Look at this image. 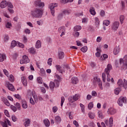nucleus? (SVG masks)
Returning <instances> with one entry per match:
<instances>
[{
    "mask_svg": "<svg viewBox=\"0 0 127 127\" xmlns=\"http://www.w3.org/2000/svg\"><path fill=\"white\" fill-rule=\"evenodd\" d=\"M31 15L35 18H41L43 15V10L39 8H35L31 11Z\"/></svg>",
    "mask_w": 127,
    "mask_h": 127,
    "instance_id": "f257e3e1",
    "label": "nucleus"
},
{
    "mask_svg": "<svg viewBox=\"0 0 127 127\" xmlns=\"http://www.w3.org/2000/svg\"><path fill=\"white\" fill-rule=\"evenodd\" d=\"M55 77L57 78V79H58V80H55L54 82L52 81L50 82V88L51 90H53L54 89V87L55 88H58V87H59V84L61 80V77L58 74H56Z\"/></svg>",
    "mask_w": 127,
    "mask_h": 127,
    "instance_id": "f03ea898",
    "label": "nucleus"
},
{
    "mask_svg": "<svg viewBox=\"0 0 127 127\" xmlns=\"http://www.w3.org/2000/svg\"><path fill=\"white\" fill-rule=\"evenodd\" d=\"M117 84L119 88H122L123 87L124 89H127V81L126 79H124V81L122 79H119Z\"/></svg>",
    "mask_w": 127,
    "mask_h": 127,
    "instance_id": "7ed1b4c3",
    "label": "nucleus"
},
{
    "mask_svg": "<svg viewBox=\"0 0 127 127\" xmlns=\"http://www.w3.org/2000/svg\"><path fill=\"white\" fill-rule=\"evenodd\" d=\"M112 64H108L107 65V67L105 69V73H106L107 75L106 79L108 82H110V81H111V79L110 78V72L111 70H112Z\"/></svg>",
    "mask_w": 127,
    "mask_h": 127,
    "instance_id": "20e7f679",
    "label": "nucleus"
},
{
    "mask_svg": "<svg viewBox=\"0 0 127 127\" xmlns=\"http://www.w3.org/2000/svg\"><path fill=\"white\" fill-rule=\"evenodd\" d=\"M58 6V4L56 3H51L49 5V8L50 9L51 13L53 16H55V7Z\"/></svg>",
    "mask_w": 127,
    "mask_h": 127,
    "instance_id": "39448f33",
    "label": "nucleus"
},
{
    "mask_svg": "<svg viewBox=\"0 0 127 127\" xmlns=\"http://www.w3.org/2000/svg\"><path fill=\"white\" fill-rule=\"evenodd\" d=\"M78 99H80V95L79 94H76L73 97L69 96L68 100L69 103H74V102H76V101H77Z\"/></svg>",
    "mask_w": 127,
    "mask_h": 127,
    "instance_id": "423d86ee",
    "label": "nucleus"
},
{
    "mask_svg": "<svg viewBox=\"0 0 127 127\" xmlns=\"http://www.w3.org/2000/svg\"><path fill=\"white\" fill-rule=\"evenodd\" d=\"M127 102V97H121L118 101V104L120 107H123V104Z\"/></svg>",
    "mask_w": 127,
    "mask_h": 127,
    "instance_id": "0eeeda50",
    "label": "nucleus"
},
{
    "mask_svg": "<svg viewBox=\"0 0 127 127\" xmlns=\"http://www.w3.org/2000/svg\"><path fill=\"white\" fill-rule=\"evenodd\" d=\"M20 64H24L25 63H29V59L27 56H23V59L20 61Z\"/></svg>",
    "mask_w": 127,
    "mask_h": 127,
    "instance_id": "6e6552de",
    "label": "nucleus"
},
{
    "mask_svg": "<svg viewBox=\"0 0 127 127\" xmlns=\"http://www.w3.org/2000/svg\"><path fill=\"white\" fill-rule=\"evenodd\" d=\"M119 26H120V22L119 21H115L113 23L112 26V29L114 31H116L119 28Z\"/></svg>",
    "mask_w": 127,
    "mask_h": 127,
    "instance_id": "1a4fd4ad",
    "label": "nucleus"
},
{
    "mask_svg": "<svg viewBox=\"0 0 127 127\" xmlns=\"http://www.w3.org/2000/svg\"><path fill=\"white\" fill-rule=\"evenodd\" d=\"M7 124H8V126H11V123H10V121H9V120H8V119H5L4 122H1V125L3 127H7Z\"/></svg>",
    "mask_w": 127,
    "mask_h": 127,
    "instance_id": "9d476101",
    "label": "nucleus"
},
{
    "mask_svg": "<svg viewBox=\"0 0 127 127\" xmlns=\"http://www.w3.org/2000/svg\"><path fill=\"white\" fill-rule=\"evenodd\" d=\"M114 120L113 119V118H110L109 119V122L108 123V120H105V125H106V126H109V127H113V125H114Z\"/></svg>",
    "mask_w": 127,
    "mask_h": 127,
    "instance_id": "9b49d317",
    "label": "nucleus"
},
{
    "mask_svg": "<svg viewBox=\"0 0 127 127\" xmlns=\"http://www.w3.org/2000/svg\"><path fill=\"white\" fill-rule=\"evenodd\" d=\"M35 4L39 7H44V2H41V0H38L35 1Z\"/></svg>",
    "mask_w": 127,
    "mask_h": 127,
    "instance_id": "f8f14e48",
    "label": "nucleus"
},
{
    "mask_svg": "<svg viewBox=\"0 0 127 127\" xmlns=\"http://www.w3.org/2000/svg\"><path fill=\"white\" fill-rule=\"evenodd\" d=\"M107 113L108 115H115L116 113H117V111H116V109H115L113 108H110L108 111Z\"/></svg>",
    "mask_w": 127,
    "mask_h": 127,
    "instance_id": "ddd939ff",
    "label": "nucleus"
},
{
    "mask_svg": "<svg viewBox=\"0 0 127 127\" xmlns=\"http://www.w3.org/2000/svg\"><path fill=\"white\" fill-rule=\"evenodd\" d=\"M6 85L7 88L10 91H13L14 90V87H13V85H12V84H10L9 82H6Z\"/></svg>",
    "mask_w": 127,
    "mask_h": 127,
    "instance_id": "4468645a",
    "label": "nucleus"
},
{
    "mask_svg": "<svg viewBox=\"0 0 127 127\" xmlns=\"http://www.w3.org/2000/svg\"><path fill=\"white\" fill-rule=\"evenodd\" d=\"M7 6V1L4 0L2 1L0 3V7L4 8Z\"/></svg>",
    "mask_w": 127,
    "mask_h": 127,
    "instance_id": "2eb2a0df",
    "label": "nucleus"
},
{
    "mask_svg": "<svg viewBox=\"0 0 127 127\" xmlns=\"http://www.w3.org/2000/svg\"><path fill=\"white\" fill-rule=\"evenodd\" d=\"M65 56V54L63 52L59 51L58 52V57L59 59H63Z\"/></svg>",
    "mask_w": 127,
    "mask_h": 127,
    "instance_id": "dca6fc26",
    "label": "nucleus"
},
{
    "mask_svg": "<svg viewBox=\"0 0 127 127\" xmlns=\"http://www.w3.org/2000/svg\"><path fill=\"white\" fill-rule=\"evenodd\" d=\"M120 53V46H116L114 50V54L115 55H117Z\"/></svg>",
    "mask_w": 127,
    "mask_h": 127,
    "instance_id": "f3484780",
    "label": "nucleus"
},
{
    "mask_svg": "<svg viewBox=\"0 0 127 127\" xmlns=\"http://www.w3.org/2000/svg\"><path fill=\"white\" fill-rule=\"evenodd\" d=\"M6 59L5 54H0V62H3Z\"/></svg>",
    "mask_w": 127,
    "mask_h": 127,
    "instance_id": "a211bd4d",
    "label": "nucleus"
},
{
    "mask_svg": "<svg viewBox=\"0 0 127 127\" xmlns=\"http://www.w3.org/2000/svg\"><path fill=\"white\" fill-rule=\"evenodd\" d=\"M100 81H101V79H100V78H98V77H96L94 78L93 83L94 85H97V83H98L99 82H100Z\"/></svg>",
    "mask_w": 127,
    "mask_h": 127,
    "instance_id": "6ab92c4d",
    "label": "nucleus"
},
{
    "mask_svg": "<svg viewBox=\"0 0 127 127\" xmlns=\"http://www.w3.org/2000/svg\"><path fill=\"white\" fill-rule=\"evenodd\" d=\"M21 81L24 86H27V81L26 80V78H25V77L24 76L21 77Z\"/></svg>",
    "mask_w": 127,
    "mask_h": 127,
    "instance_id": "aec40b11",
    "label": "nucleus"
},
{
    "mask_svg": "<svg viewBox=\"0 0 127 127\" xmlns=\"http://www.w3.org/2000/svg\"><path fill=\"white\" fill-rule=\"evenodd\" d=\"M78 82V78L76 77H73L71 78V82L72 84H77Z\"/></svg>",
    "mask_w": 127,
    "mask_h": 127,
    "instance_id": "412c9836",
    "label": "nucleus"
},
{
    "mask_svg": "<svg viewBox=\"0 0 127 127\" xmlns=\"http://www.w3.org/2000/svg\"><path fill=\"white\" fill-rule=\"evenodd\" d=\"M89 12L92 15H96V11H95V8L94 7H91L89 9Z\"/></svg>",
    "mask_w": 127,
    "mask_h": 127,
    "instance_id": "4be33fe9",
    "label": "nucleus"
},
{
    "mask_svg": "<svg viewBox=\"0 0 127 127\" xmlns=\"http://www.w3.org/2000/svg\"><path fill=\"white\" fill-rule=\"evenodd\" d=\"M2 101L3 103L5 104L6 106H7V107H9L10 106V103L8 102V100L6 99L5 98H2Z\"/></svg>",
    "mask_w": 127,
    "mask_h": 127,
    "instance_id": "5701e85b",
    "label": "nucleus"
},
{
    "mask_svg": "<svg viewBox=\"0 0 127 127\" xmlns=\"http://www.w3.org/2000/svg\"><path fill=\"white\" fill-rule=\"evenodd\" d=\"M44 124L46 127H48L49 126H50V122H49V120L47 119H46L44 120Z\"/></svg>",
    "mask_w": 127,
    "mask_h": 127,
    "instance_id": "b1692460",
    "label": "nucleus"
},
{
    "mask_svg": "<svg viewBox=\"0 0 127 127\" xmlns=\"http://www.w3.org/2000/svg\"><path fill=\"white\" fill-rule=\"evenodd\" d=\"M22 107L23 109H27V103L25 100L22 101Z\"/></svg>",
    "mask_w": 127,
    "mask_h": 127,
    "instance_id": "393cba45",
    "label": "nucleus"
},
{
    "mask_svg": "<svg viewBox=\"0 0 127 127\" xmlns=\"http://www.w3.org/2000/svg\"><path fill=\"white\" fill-rule=\"evenodd\" d=\"M123 63V65L124 66H127V61H125V60H123V59H120V64L122 65V64Z\"/></svg>",
    "mask_w": 127,
    "mask_h": 127,
    "instance_id": "a878e982",
    "label": "nucleus"
},
{
    "mask_svg": "<svg viewBox=\"0 0 127 127\" xmlns=\"http://www.w3.org/2000/svg\"><path fill=\"white\" fill-rule=\"evenodd\" d=\"M56 68L58 70L60 73H62V72L64 71V69H63L61 70V68H62V67H61V65H56Z\"/></svg>",
    "mask_w": 127,
    "mask_h": 127,
    "instance_id": "bb28decb",
    "label": "nucleus"
},
{
    "mask_svg": "<svg viewBox=\"0 0 127 127\" xmlns=\"http://www.w3.org/2000/svg\"><path fill=\"white\" fill-rule=\"evenodd\" d=\"M122 91V88L118 87L115 89V95H119L120 94V92Z\"/></svg>",
    "mask_w": 127,
    "mask_h": 127,
    "instance_id": "cd10ccee",
    "label": "nucleus"
},
{
    "mask_svg": "<svg viewBox=\"0 0 127 127\" xmlns=\"http://www.w3.org/2000/svg\"><path fill=\"white\" fill-rule=\"evenodd\" d=\"M95 25L96 27H99V25H100V20H99V18L98 17H96L95 18Z\"/></svg>",
    "mask_w": 127,
    "mask_h": 127,
    "instance_id": "c85d7f7f",
    "label": "nucleus"
},
{
    "mask_svg": "<svg viewBox=\"0 0 127 127\" xmlns=\"http://www.w3.org/2000/svg\"><path fill=\"white\" fill-rule=\"evenodd\" d=\"M82 29V27L81 26H75L74 27V31H79Z\"/></svg>",
    "mask_w": 127,
    "mask_h": 127,
    "instance_id": "c756f323",
    "label": "nucleus"
},
{
    "mask_svg": "<svg viewBox=\"0 0 127 127\" xmlns=\"http://www.w3.org/2000/svg\"><path fill=\"white\" fill-rule=\"evenodd\" d=\"M41 47V43L40 41L38 40L36 43V48H40Z\"/></svg>",
    "mask_w": 127,
    "mask_h": 127,
    "instance_id": "7c9ffc66",
    "label": "nucleus"
},
{
    "mask_svg": "<svg viewBox=\"0 0 127 127\" xmlns=\"http://www.w3.org/2000/svg\"><path fill=\"white\" fill-rule=\"evenodd\" d=\"M30 124V120L28 119V120H27L25 121V122L24 123V126L25 127H29Z\"/></svg>",
    "mask_w": 127,
    "mask_h": 127,
    "instance_id": "2f4dec72",
    "label": "nucleus"
},
{
    "mask_svg": "<svg viewBox=\"0 0 127 127\" xmlns=\"http://www.w3.org/2000/svg\"><path fill=\"white\" fill-rule=\"evenodd\" d=\"M80 50L81 51H82V52H83V53H85L87 52L88 50V47L87 46H84L80 49Z\"/></svg>",
    "mask_w": 127,
    "mask_h": 127,
    "instance_id": "473e14b6",
    "label": "nucleus"
},
{
    "mask_svg": "<svg viewBox=\"0 0 127 127\" xmlns=\"http://www.w3.org/2000/svg\"><path fill=\"white\" fill-rule=\"evenodd\" d=\"M65 27L63 26V27H60L59 28V32H65Z\"/></svg>",
    "mask_w": 127,
    "mask_h": 127,
    "instance_id": "72a5a7b5",
    "label": "nucleus"
},
{
    "mask_svg": "<svg viewBox=\"0 0 127 127\" xmlns=\"http://www.w3.org/2000/svg\"><path fill=\"white\" fill-rule=\"evenodd\" d=\"M17 43H16V41H12L11 43V48H14V47H15V46L17 45Z\"/></svg>",
    "mask_w": 127,
    "mask_h": 127,
    "instance_id": "f704fd0d",
    "label": "nucleus"
},
{
    "mask_svg": "<svg viewBox=\"0 0 127 127\" xmlns=\"http://www.w3.org/2000/svg\"><path fill=\"white\" fill-rule=\"evenodd\" d=\"M88 116H89L90 119H94L95 116V113H93L92 112L89 113L88 114Z\"/></svg>",
    "mask_w": 127,
    "mask_h": 127,
    "instance_id": "c9c22d12",
    "label": "nucleus"
},
{
    "mask_svg": "<svg viewBox=\"0 0 127 127\" xmlns=\"http://www.w3.org/2000/svg\"><path fill=\"white\" fill-rule=\"evenodd\" d=\"M94 108V104L93 102H90L88 105V108L89 110H92V108Z\"/></svg>",
    "mask_w": 127,
    "mask_h": 127,
    "instance_id": "e433bc0d",
    "label": "nucleus"
},
{
    "mask_svg": "<svg viewBox=\"0 0 127 127\" xmlns=\"http://www.w3.org/2000/svg\"><path fill=\"white\" fill-rule=\"evenodd\" d=\"M55 121L56 123H60L61 122V118L59 116H56Z\"/></svg>",
    "mask_w": 127,
    "mask_h": 127,
    "instance_id": "4c0bfd02",
    "label": "nucleus"
},
{
    "mask_svg": "<svg viewBox=\"0 0 127 127\" xmlns=\"http://www.w3.org/2000/svg\"><path fill=\"white\" fill-rule=\"evenodd\" d=\"M120 20L121 24L124 23V20H125V16L124 15H121L120 17Z\"/></svg>",
    "mask_w": 127,
    "mask_h": 127,
    "instance_id": "58836bf2",
    "label": "nucleus"
},
{
    "mask_svg": "<svg viewBox=\"0 0 127 127\" xmlns=\"http://www.w3.org/2000/svg\"><path fill=\"white\" fill-rule=\"evenodd\" d=\"M103 24H104V25H106V26H108V25H110V21H109V20L104 21Z\"/></svg>",
    "mask_w": 127,
    "mask_h": 127,
    "instance_id": "ea45409f",
    "label": "nucleus"
},
{
    "mask_svg": "<svg viewBox=\"0 0 127 127\" xmlns=\"http://www.w3.org/2000/svg\"><path fill=\"white\" fill-rule=\"evenodd\" d=\"M5 26L6 28H10L12 26L11 23L7 22L5 24Z\"/></svg>",
    "mask_w": 127,
    "mask_h": 127,
    "instance_id": "a19ab883",
    "label": "nucleus"
},
{
    "mask_svg": "<svg viewBox=\"0 0 127 127\" xmlns=\"http://www.w3.org/2000/svg\"><path fill=\"white\" fill-rule=\"evenodd\" d=\"M108 58V55L107 54H104L103 56L101 57V60L104 61L105 59H107Z\"/></svg>",
    "mask_w": 127,
    "mask_h": 127,
    "instance_id": "79ce46f5",
    "label": "nucleus"
},
{
    "mask_svg": "<svg viewBox=\"0 0 127 127\" xmlns=\"http://www.w3.org/2000/svg\"><path fill=\"white\" fill-rule=\"evenodd\" d=\"M42 78H41V77H38L37 78V82L39 83V84H42Z\"/></svg>",
    "mask_w": 127,
    "mask_h": 127,
    "instance_id": "37998d69",
    "label": "nucleus"
},
{
    "mask_svg": "<svg viewBox=\"0 0 127 127\" xmlns=\"http://www.w3.org/2000/svg\"><path fill=\"white\" fill-rule=\"evenodd\" d=\"M29 52L32 54H34V53H35V50H34L33 48H31L29 49Z\"/></svg>",
    "mask_w": 127,
    "mask_h": 127,
    "instance_id": "c03bdc74",
    "label": "nucleus"
},
{
    "mask_svg": "<svg viewBox=\"0 0 127 127\" xmlns=\"http://www.w3.org/2000/svg\"><path fill=\"white\" fill-rule=\"evenodd\" d=\"M9 80L10 81V82H13L14 81V77H13V75L10 74L9 76Z\"/></svg>",
    "mask_w": 127,
    "mask_h": 127,
    "instance_id": "a18cd8bd",
    "label": "nucleus"
},
{
    "mask_svg": "<svg viewBox=\"0 0 127 127\" xmlns=\"http://www.w3.org/2000/svg\"><path fill=\"white\" fill-rule=\"evenodd\" d=\"M97 84H98L99 87L100 88L101 90H103V86H102V84L103 83L102 82V81H99V82H97Z\"/></svg>",
    "mask_w": 127,
    "mask_h": 127,
    "instance_id": "49530a36",
    "label": "nucleus"
},
{
    "mask_svg": "<svg viewBox=\"0 0 127 127\" xmlns=\"http://www.w3.org/2000/svg\"><path fill=\"white\" fill-rule=\"evenodd\" d=\"M79 105L81 109L82 112H85V106L84 105H83V104H82V103H80L79 104Z\"/></svg>",
    "mask_w": 127,
    "mask_h": 127,
    "instance_id": "de8ad7c7",
    "label": "nucleus"
},
{
    "mask_svg": "<svg viewBox=\"0 0 127 127\" xmlns=\"http://www.w3.org/2000/svg\"><path fill=\"white\" fill-rule=\"evenodd\" d=\"M65 101V98L64 96H62L61 98V107H63V104H64V102Z\"/></svg>",
    "mask_w": 127,
    "mask_h": 127,
    "instance_id": "09e8293b",
    "label": "nucleus"
},
{
    "mask_svg": "<svg viewBox=\"0 0 127 127\" xmlns=\"http://www.w3.org/2000/svg\"><path fill=\"white\" fill-rule=\"evenodd\" d=\"M48 65H49L50 66H51V65H52V58H49L48 60V62H47Z\"/></svg>",
    "mask_w": 127,
    "mask_h": 127,
    "instance_id": "8fccbe9b",
    "label": "nucleus"
},
{
    "mask_svg": "<svg viewBox=\"0 0 127 127\" xmlns=\"http://www.w3.org/2000/svg\"><path fill=\"white\" fill-rule=\"evenodd\" d=\"M7 6H8V7H10V8H13V5L10 2H7Z\"/></svg>",
    "mask_w": 127,
    "mask_h": 127,
    "instance_id": "3c124183",
    "label": "nucleus"
},
{
    "mask_svg": "<svg viewBox=\"0 0 127 127\" xmlns=\"http://www.w3.org/2000/svg\"><path fill=\"white\" fill-rule=\"evenodd\" d=\"M73 33L75 37H79V36L80 35V33H79V32L74 31Z\"/></svg>",
    "mask_w": 127,
    "mask_h": 127,
    "instance_id": "603ef678",
    "label": "nucleus"
},
{
    "mask_svg": "<svg viewBox=\"0 0 127 127\" xmlns=\"http://www.w3.org/2000/svg\"><path fill=\"white\" fill-rule=\"evenodd\" d=\"M70 12H71L68 10H64L63 11V13H64V14H70Z\"/></svg>",
    "mask_w": 127,
    "mask_h": 127,
    "instance_id": "864d4df0",
    "label": "nucleus"
},
{
    "mask_svg": "<svg viewBox=\"0 0 127 127\" xmlns=\"http://www.w3.org/2000/svg\"><path fill=\"white\" fill-rule=\"evenodd\" d=\"M8 39H9V37H8V35H5V36H4V41H8Z\"/></svg>",
    "mask_w": 127,
    "mask_h": 127,
    "instance_id": "5fc2aeb1",
    "label": "nucleus"
},
{
    "mask_svg": "<svg viewBox=\"0 0 127 127\" xmlns=\"http://www.w3.org/2000/svg\"><path fill=\"white\" fill-rule=\"evenodd\" d=\"M11 118H12V121L13 122H16L17 118H16V117L15 115H12Z\"/></svg>",
    "mask_w": 127,
    "mask_h": 127,
    "instance_id": "6e6d98bb",
    "label": "nucleus"
},
{
    "mask_svg": "<svg viewBox=\"0 0 127 127\" xmlns=\"http://www.w3.org/2000/svg\"><path fill=\"white\" fill-rule=\"evenodd\" d=\"M4 113L5 116H6V117H7L8 118H9V117H10L9 116V113H8V111L7 110H4Z\"/></svg>",
    "mask_w": 127,
    "mask_h": 127,
    "instance_id": "4d7b16f0",
    "label": "nucleus"
},
{
    "mask_svg": "<svg viewBox=\"0 0 127 127\" xmlns=\"http://www.w3.org/2000/svg\"><path fill=\"white\" fill-rule=\"evenodd\" d=\"M10 108L15 112L17 111V108L16 107H15V106H14L13 105H11L10 106Z\"/></svg>",
    "mask_w": 127,
    "mask_h": 127,
    "instance_id": "13d9d810",
    "label": "nucleus"
},
{
    "mask_svg": "<svg viewBox=\"0 0 127 127\" xmlns=\"http://www.w3.org/2000/svg\"><path fill=\"white\" fill-rule=\"evenodd\" d=\"M102 79L103 82H106V74L105 73H102Z\"/></svg>",
    "mask_w": 127,
    "mask_h": 127,
    "instance_id": "bf43d9fd",
    "label": "nucleus"
},
{
    "mask_svg": "<svg viewBox=\"0 0 127 127\" xmlns=\"http://www.w3.org/2000/svg\"><path fill=\"white\" fill-rule=\"evenodd\" d=\"M18 45L19 47H21V48H24V45H23L22 43L18 42Z\"/></svg>",
    "mask_w": 127,
    "mask_h": 127,
    "instance_id": "052dcab7",
    "label": "nucleus"
},
{
    "mask_svg": "<svg viewBox=\"0 0 127 127\" xmlns=\"http://www.w3.org/2000/svg\"><path fill=\"white\" fill-rule=\"evenodd\" d=\"M41 74H42V76H44V75H45V70H44V69H41Z\"/></svg>",
    "mask_w": 127,
    "mask_h": 127,
    "instance_id": "680f3d73",
    "label": "nucleus"
},
{
    "mask_svg": "<svg viewBox=\"0 0 127 127\" xmlns=\"http://www.w3.org/2000/svg\"><path fill=\"white\" fill-rule=\"evenodd\" d=\"M57 111H58V108H57V107L55 106L53 108V112L54 113H56V112H57Z\"/></svg>",
    "mask_w": 127,
    "mask_h": 127,
    "instance_id": "e2e57ef3",
    "label": "nucleus"
},
{
    "mask_svg": "<svg viewBox=\"0 0 127 127\" xmlns=\"http://www.w3.org/2000/svg\"><path fill=\"white\" fill-rule=\"evenodd\" d=\"M22 39H23V42H24V43H26V42H27V38L26 37V36H23Z\"/></svg>",
    "mask_w": 127,
    "mask_h": 127,
    "instance_id": "0e129e2a",
    "label": "nucleus"
},
{
    "mask_svg": "<svg viewBox=\"0 0 127 127\" xmlns=\"http://www.w3.org/2000/svg\"><path fill=\"white\" fill-rule=\"evenodd\" d=\"M33 97L34 98L35 103H37V102H38V98H37V96L35 95H33Z\"/></svg>",
    "mask_w": 127,
    "mask_h": 127,
    "instance_id": "69168bd1",
    "label": "nucleus"
},
{
    "mask_svg": "<svg viewBox=\"0 0 127 127\" xmlns=\"http://www.w3.org/2000/svg\"><path fill=\"white\" fill-rule=\"evenodd\" d=\"M30 103L31 104V105H34L35 104V102H34V100H33V98H31L30 99Z\"/></svg>",
    "mask_w": 127,
    "mask_h": 127,
    "instance_id": "338daca9",
    "label": "nucleus"
},
{
    "mask_svg": "<svg viewBox=\"0 0 127 127\" xmlns=\"http://www.w3.org/2000/svg\"><path fill=\"white\" fill-rule=\"evenodd\" d=\"M15 106L18 110H20V104L19 103H16Z\"/></svg>",
    "mask_w": 127,
    "mask_h": 127,
    "instance_id": "774afa93",
    "label": "nucleus"
}]
</instances>
